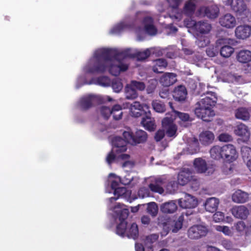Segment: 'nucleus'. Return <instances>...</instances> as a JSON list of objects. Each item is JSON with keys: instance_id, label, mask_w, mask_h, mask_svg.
<instances>
[{"instance_id": "1", "label": "nucleus", "mask_w": 251, "mask_h": 251, "mask_svg": "<svg viewBox=\"0 0 251 251\" xmlns=\"http://www.w3.org/2000/svg\"><path fill=\"white\" fill-rule=\"evenodd\" d=\"M155 50L154 48L144 50L102 48L95 52L94 57L84 69L89 73H101L109 69L112 75H117L121 72L127 69L126 58H136L138 60L143 61L154 53Z\"/></svg>"}, {"instance_id": "2", "label": "nucleus", "mask_w": 251, "mask_h": 251, "mask_svg": "<svg viewBox=\"0 0 251 251\" xmlns=\"http://www.w3.org/2000/svg\"><path fill=\"white\" fill-rule=\"evenodd\" d=\"M123 136L124 140L120 137H115L112 138L111 141L112 149L111 152L107 155L106 160L109 164L114 162H119L120 160H123L124 161L123 163H121L123 167H127L130 168L133 166L134 162L129 160V155L123 152L126 151L127 149L126 146L127 143L132 145H135L134 135L131 129L126 127L123 131Z\"/></svg>"}, {"instance_id": "3", "label": "nucleus", "mask_w": 251, "mask_h": 251, "mask_svg": "<svg viewBox=\"0 0 251 251\" xmlns=\"http://www.w3.org/2000/svg\"><path fill=\"white\" fill-rule=\"evenodd\" d=\"M116 215L115 218L117 223L119 222L117 226L116 233L122 237L127 236L128 238L135 239L138 235V228L135 223H132L127 228V222L126 219L128 215V210L125 206L117 205L114 208Z\"/></svg>"}, {"instance_id": "4", "label": "nucleus", "mask_w": 251, "mask_h": 251, "mask_svg": "<svg viewBox=\"0 0 251 251\" xmlns=\"http://www.w3.org/2000/svg\"><path fill=\"white\" fill-rule=\"evenodd\" d=\"M208 95L209 96H206L197 103L195 110L197 116L206 122L210 121L211 118L215 115L212 108L217 100L214 93Z\"/></svg>"}, {"instance_id": "5", "label": "nucleus", "mask_w": 251, "mask_h": 251, "mask_svg": "<svg viewBox=\"0 0 251 251\" xmlns=\"http://www.w3.org/2000/svg\"><path fill=\"white\" fill-rule=\"evenodd\" d=\"M101 48L97 50H96L92 56L88 60V61L87 62V63L83 66L82 69V71L83 73V74L79 75L78 77L77 78L76 81V84H75V87L77 89L79 88L80 87L83 86V85L88 84V85H91V84H95L100 85L102 87H109L111 85V80L110 78L106 76H100L97 77H93L90 80H87V75H99L100 74V73H91L87 72L84 70V68L85 66H86L88 64H89L91 60L94 57V54L95 52L98 51V50L101 49ZM108 71L111 75H112L110 71H109V69H107L105 72L103 73H101V74H103Z\"/></svg>"}, {"instance_id": "6", "label": "nucleus", "mask_w": 251, "mask_h": 251, "mask_svg": "<svg viewBox=\"0 0 251 251\" xmlns=\"http://www.w3.org/2000/svg\"><path fill=\"white\" fill-rule=\"evenodd\" d=\"M211 29V25L206 21H199L196 25V43L201 48L206 46L209 43V38L206 36Z\"/></svg>"}, {"instance_id": "7", "label": "nucleus", "mask_w": 251, "mask_h": 251, "mask_svg": "<svg viewBox=\"0 0 251 251\" xmlns=\"http://www.w3.org/2000/svg\"><path fill=\"white\" fill-rule=\"evenodd\" d=\"M137 19H143V27H139L135 30V33L139 40H141V36L145 33L151 35H154L157 33V29L154 25L152 18L148 16H146L144 12H140L137 13Z\"/></svg>"}, {"instance_id": "8", "label": "nucleus", "mask_w": 251, "mask_h": 251, "mask_svg": "<svg viewBox=\"0 0 251 251\" xmlns=\"http://www.w3.org/2000/svg\"><path fill=\"white\" fill-rule=\"evenodd\" d=\"M113 193L114 197L110 198L108 200V207L112 211L110 214L113 216L116 215V213L114 212V208L117 206V205L125 206L126 208V206L125 205L120 204V203H116L114 206L113 205V202L115 201L119 198H122L125 199L130 202L137 198V197H132L131 196V191L127 190L124 187H119L117 188L114 190H113Z\"/></svg>"}, {"instance_id": "9", "label": "nucleus", "mask_w": 251, "mask_h": 251, "mask_svg": "<svg viewBox=\"0 0 251 251\" xmlns=\"http://www.w3.org/2000/svg\"><path fill=\"white\" fill-rule=\"evenodd\" d=\"M103 100L109 102L115 101L109 96H105L102 99L100 95L90 94L81 98L77 103L78 106L83 109H86L90 107L93 104L99 103L103 101Z\"/></svg>"}, {"instance_id": "10", "label": "nucleus", "mask_w": 251, "mask_h": 251, "mask_svg": "<svg viewBox=\"0 0 251 251\" xmlns=\"http://www.w3.org/2000/svg\"><path fill=\"white\" fill-rule=\"evenodd\" d=\"M193 166L196 172L210 175L214 172L213 165H208L205 159L202 158H197L193 161Z\"/></svg>"}, {"instance_id": "11", "label": "nucleus", "mask_w": 251, "mask_h": 251, "mask_svg": "<svg viewBox=\"0 0 251 251\" xmlns=\"http://www.w3.org/2000/svg\"><path fill=\"white\" fill-rule=\"evenodd\" d=\"M219 10L218 7L214 4L201 6L198 10L199 16L207 17L209 19H215L218 16Z\"/></svg>"}, {"instance_id": "12", "label": "nucleus", "mask_w": 251, "mask_h": 251, "mask_svg": "<svg viewBox=\"0 0 251 251\" xmlns=\"http://www.w3.org/2000/svg\"><path fill=\"white\" fill-rule=\"evenodd\" d=\"M173 117L167 116L162 120V128L165 131L166 135L169 137H176L177 127L173 123Z\"/></svg>"}, {"instance_id": "13", "label": "nucleus", "mask_w": 251, "mask_h": 251, "mask_svg": "<svg viewBox=\"0 0 251 251\" xmlns=\"http://www.w3.org/2000/svg\"><path fill=\"white\" fill-rule=\"evenodd\" d=\"M237 157V152L233 145L227 144L223 146V159L226 162H232Z\"/></svg>"}, {"instance_id": "14", "label": "nucleus", "mask_w": 251, "mask_h": 251, "mask_svg": "<svg viewBox=\"0 0 251 251\" xmlns=\"http://www.w3.org/2000/svg\"><path fill=\"white\" fill-rule=\"evenodd\" d=\"M223 3L227 6H230L235 12L242 14L247 10L246 4L243 0H222Z\"/></svg>"}, {"instance_id": "15", "label": "nucleus", "mask_w": 251, "mask_h": 251, "mask_svg": "<svg viewBox=\"0 0 251 251\" xmlns=\"http://www.w3.org/2000/svg\"><path fill=\"white\" fill-rule=\"evenodd\" d=\"M148 180L150 182L149 187L151 191L160 194L164 192L163 186H165V181L163 178L151 177Z\"/></svg>"}, {"instance_id": "16", "label": "nucleus", "mask_w": 251, "mask_h": 251, "mask_svg": "<svg viewBox=\"0 0 251 251\" xmlns=\"http://www.w3.org/2000/svg\"><path fill=\"white\" fill-rule=\"evenodd\" d=\"M207 229L201 225H196L191 227L188 231V237L192 239H196L205 236Z\"/></svg>"}, {"instance_id": "17", "label": "nucleus", "mask_w": 251, "mask_h": 251, "mask_svg": "<svg viewBox=\"0 0 251 251\" xmlns=\"http://www.w3.org/2000/svg\"><path fill=\"white\" fill-rule=\"evenodd\" d=\"M178 202L183 208H194L198 203L197 199L188 194H185L183 198L179 199Z\"/></svg>"}, {"instance_id": "18", "label": "nucleus", "mask_w": 251, "mask_h": 251, "mask_svg": "<svg viewBox=\"0 0 251 251\" xmlns=\"http://www.w3.org/2000/svg\"><path fill=\"white\" fill-rule=\"evenodd\" d=\"M235 35L237 39H247L251 36V25H243L238 26L235 29Z\"/></svg>"}, {"instance_id": "19", "label": "nucleus", "mask_w": 251, "mask_h": 251, "mask_svg": "<svg viewBox=\"0 0 251 251\" xmlns=\"http://www.w3.org/2000/svg\"><path fill=\"white\" fill-rule=\"evenodd\" d=\"M131 26V21L128 18H126L111 28L109 33L111 34H118L126 29H130Z\"/></svg>"}, {"instance_id": "20", "label": "nucleus", "mask_w": 251, "mask_h": 251, "mask_svg": "<svg viewBox=\"0 0 251 251\" xmlns=\"http://www.w3.org/2000/svg\"><path fill=\"white\" fill-rule=\"evenodd\" d=\"M145 109L148 110L149 106L146 104L142 105L139 101H137L131 104L129 107L130 114L132 116L135 117H140Z\"/></svg>"}, {"instance_id": "21", "label": "nucleus", "mask_w": 251, "mask_h": 251, "mask_svg": "<svg viewBox=\"0 0 251 251\" xmlns=\"http://www.w3.org/2000/svg\"><path fill=\"white\" fill-rule=\"evenodd\" d=\"M220 25L227 28H232L235 26L236 21L235 18L231 14H226L220 18Z\"/></svg>"}, {"instance_id": "22", "label": "nucleus", "mask_w": 251, "mask_h": 251, "mask_svg": "<svg viewBox=\"0 0 251 251\" xmlns=\"http://www.w3.org/2000/svg\"><path fill=\"white\" fill-rule=\"evenodd\" d=\"M192 179V173L188 169L184 168L178 175L177 181L181 185H184Z\"/></svg>"}, {"instance_id": "23", "label": "nucleus", "mask_w": 251, "mask_h": 251, "mask_svg": "<svg viewBox=\"0 0 251 251\" xmlns=\"http://www.w3.org/2000/svg\"><path fill=\"white\" fill-rule=\"evenodd\" d=\"M231 213L235 217L241 219H246L249 214V210L244 205L233 207Z\"/></svg>"}, {"instance_id": "24", "label": "nucleus", "mask_w": 251, "mask_h": 251, "mask_svg": "<svg viewBox=\"0 0 251 251\" xmlns=\"http://www.w3.org/2000/svg\"><path fill=\"white\" fill-rule=\"evenodd\" d=\"M171 117H173L174 120L178 118L180 119L179 123L182 126L186 127L189 124L190 117L188 114L179 112L173 110Z\"/></svg>"}, {"instance_id": "25", "label": "nucleus", "mask_w": 251, "mask_h": 251, "mask_svg": "<svg viewBox=\"0 0 251 251\" xmlns=\"http://www.w3.org/2000/svg\"><path fill=\"white\" fill-rule=\"evenodd\" d=\"M220 78L224 82L228 83L240 82L242 81L241 75L236 74H232L227 72H224L221 74Z\"/></svg>"}, {"instance_id": "26", "label": "nucleus", "mask_w": 251, "mask_h": 251, "mask_svg": "<svg viewBox=\"0 0 251 251\" xmlns=\"http://www.w3.org/2000/svg\"><path fill=\"white\" fill-rule=\"evenodd\" d=\"M176 76L174 73H165L160 77V82L164 86H169L176 82Z\"/></svg>"}, {"instance_id": "27", "label": "nucleus", "mask_w": 251, "mask_h": 251, "mask_svg": "<svg viewBox=\"0 0 251 251\" xmlns=\"http://www.w3.org/2000/svg\"><path fill=\"white\" fill-rule=\"evenodd\" d=\"M151 113L149 112L145 117L142 118L141 124L147 130L152 131L156 127L154 118L151 116Z\"/></svg>"}, {"instance_id": "28", "label": "nucleus", "mask_w": 251, "mask_h": 251, "mask_svg": "<svg viewBox=\"0 0 251 251\" xmlns=\"http://www.w3.org/2000/svg\"><path fill=\"white\" fill-rule=\"evenodd\" d=\"M235 227L241 235H248L251 233V223L246 224L244 222L240 221L235 224Z\"/></svg>"}, {"instance_id": "29", "label": "nucleus", "mask_w": 251, "mask_h": 251, "mask_svg": "<svg viewBox=\"0 0 251 251\" xmlns=\"http://www.w3.org/2000/svg\"><path fill=\"white\" fill-rule=\"evenodd\" d=\"M232 200L236 203H244L249 200V194L241 190H237L232 194Z\"/></svg>"}, {"instance_id": "30", "label": "nucleus", "mask_w": 251, "mask_h": 251, "mask_svg": "<svg viewBox=\"0 0 251 251\" xmlns=\"http://www.w3.org/2000/svg\"><path fill=\"white\" fill-rule=\"evenodd\" d=\"M187 92L185 86L180 85L176 87L174 91L173 97L177 101H184L187 96Z\"/></svg>"}, {"instance_id": "31", "label": "nucleus", "mask_w": 251, "mask_h": 251, "mask_svg": "<svg viewBox=\"0 0 251 251\" xmlns=\"http://www.w3.org/2000/svg\"><path fill=\"white\" fill-rule=\"evenodd\" d=\"M241 153L245 163L251 172V148L247 146L242 147Z\"/></svg>"}, {"instance_id": "32", "label": "nucleus", "mask_w": 251, "mask_h": 251, "mask_svg": "<svg viewBox=\"0 0 251 251\" xmlns=\"http://www.w3.org/2000/svg\"><path fill=\"white\" fill-rule=\"evenodd\" d=\"M219 204V200L214 197L207 199L204 203V207L207 211L209 212H215Z\"/></svg>"}, {"instance_id": "33", "label": "nucleus", "mask_w": 251, "mask_h": 251, "mask_svg": "<svg viewBox=\"0 0 251 251\" xmlns=\"http://www.w3.org/2000/svg\"><path fill=\"white\" fill-rule=\"evenodd\" d=\"M236 59L240 63H248L251 61V51L248 50H241L237 53Z\"/></svg>"}, {"instance_id": "34", "label": "nucleus", "mask_w": 251, "mask_h": 251, "mask_svg": "<svg viewBox=\"0 0 251 251\" xmlns=\"http://www.w3.org/2000/svg\"><path fill=\"white\" fill-rule=\"evenodd\" d=\"M177 208V204L175 201L165 202L160 207L161 211L165 213H173L176 211Z\"/></svg>"}, {"instance_id": "35", "label": "nucleus", "mask_w": 251, "mask_h": 251, "mask_svg": "<svg viewBox=\"0 0 251 251\" xmlns=\"http://www.w3.org/2000/svg\"><path fill=\"white\" fill-rule=\"evenodd\" d=\"M214 139L213 133L210 131H205L201 132L199 136V140L201 143L207 145L212 143Z\"/></svg>"}, {"instance_id": "36", "label": "nucleus", "mask_w": 251, "mask_h": 251, "mask_svg": "<svg viewBox=\"0 0 251 251\" xmlns=\"http://www.w3.org/2000/svg\"><path fill=\"white\" fill-rule=\"evenodd\" d=\"M235 134L239 136L245 137L248 139L249 137L250 132L248 127L243 124L237 125L234 130Z\"/></svg>"}, {"instance_id": "37", "label": "nucleus", "mask_w": 251, "mask_h": 251, "mask_svg": "<svg viewBox=\"0 0 251 251\" xmlns=\"http://www.w3.org/2000/svg\"><path fill=\"white\" fill-rule=\"evenodd\" d=\"M121 183L126 185H128L131 187L135 186L138 183L139 179L136 176H134L132 174L128 173L126 176L121 179Z\"/></svg>"}, {"instance_id": "38", "label": "nucleus", "mask_w": 251, "mask_h": 251, "mask_svg": "<svg viewBox=\"0 0 251 251\" xmlns=\"http://www.w3.org/2000/svg\"><path fill=\"white\" fill-rule=\"evenodd\" d=\"M210 156L215 160L223 159V146H214L210 150Z\"/></svg>"}, {"instance_id": "39", "label": "nucleus", "mask_w": 251, "mask_h": 251, "mask_svg": "<svg viewBox=\"0 0 251 251\" xmlns=\"http://www.w3.org/2000/svg\"><path fill=\"white\" fill-rule=\"evenodd\" d=\"M167 65L166 61L164 59H158L153 61V71L156 73H161L162 70L164 69Z\"/></svg>"}, {"instance_id": "40", "label": "nucleus", "mask_w": 251, "mask_h": 251, "mask_svg": "<svg viewBox=\"0 0 251 251\" xmlns=\"http://www.w3.org/2000/svg\"><path fill=\"white\" fill-rule=\"evenodd\" d=\"M125 95L126 99L133 100L138 97V93L130 84H127L125 88Z\"/></svg>"}, {"instance_id": "41", "label": "nucleus", "mask_w": 251, "mask_h": 251, "mask_svg": "<svg viewBox=\"0 0 251 251\" xmlns=\"http://www.w3.org/2000/svg\"><path fill=\"white\" fill-rule=\"evenodd\" d=\"M108 180L111 183V187L113 190L120 187V183H121V178L115 174L111 173L109 175Z\"/></svg>"}, {"instance_id": "42", "label": "nucleus", "mask_w": 251, "mask_h": 251, "mask_svg": "<svg viewBox=\"0 0 251 251\" xmlns=\"http://www.w3.org/2000/svg\"><path fill=\"white\" fill-rule=\"evenodd\" d=\"M196 3V0H189L187 1L185 4L184 12L188 16L191 15L195 11Z\"/></svg>"}, {"instance_id": "43", "label": "nucleus", "mask_w": 251, "mask_h": 251, "mask_svg": "<svg viewBox=\"0 0 251 251\" xmlns=\"http://www.w3.org/2000/svg\"><path fill=\"white\" fill-rule=\"evenodd\" d=\"M115 120L122 119L123 116L122 107L119 104L114 105L111 108V115Z\"/></svg>"}, {"instance_id": "44", "label": "nucleus", "mask_w": 251, "mask_h": 251, "mask_svg": "<svg viewBox=\"0 0 251 251\" xmlns=\"http://www.w3.org/2000/svg\"><path fill=\"white\" fill-rule=\"evenodd\" d=\"M147 138V134L146 132L142 130H137L134 136L135 141V145L142 143L146 141Z\"/></svg>"}, {"instance_id": "45", "label": "nucleus", "mask_w": 251, "mask_h": 251, "mask_svg": "<svg viewBox=\"0 0 251 251\" xmlns=\"http://www.w3.org/2000/svg\"><path fill=\"white\" fill-rule=\"evenodd\" d=\"M183 221V217L180 216L176 221L170 222L168 224H170V227L172 231L176 233L182 227Z\"/></svg>"}, {"instance_id": "46", "label": "nucleus", "mask_w": 251, "mask_h": 251, "mask_svg": "<svg viewBox=\"0 0 251 251\" xmlns=\"http://www.w3.org/2000/svg\"><path fill=\"white\" fill-rule=\"evenodd\" d=\"M235 116L237 119L246 121L249 119L250 114L247 109L242 107L238 108L236 110L235 113Z\"/></svg>"}, {"instance_id": "47", "label": "nucleus", "mask_w": 251, "mask_h": 251, "mask_svg": "<svg viewBox=\"0 0 251 251\" xmlns=\"http://www.w3.org/2000/svg\"><path fill=\"white\" fill-rule=\"evenodd\" d=\"M234 51V49L228 45H225L220 49V54L224 58L229 57Z\"/></svg>"}, {"instance_id": "48", "label": "nucleus", "mask_w": 251, "mask_h": 251, "mask_svg": "<svg viewBox=\"0 0 251 251\" xmlns=\"http://www.w3.org/2000/svg\"><path fill=\"white\" fill-rule=\"evenodd\" d=\"M153 110L158 113H163L165 111V106L163 102L158 100H154L151 103Z\"/></svg>"}, {"instance_id": "49", "label": "nucleus", "mask_w": 251, "mask_h": 251, "mask_svg": "<svg viewBox=\"0 0 251 251\" xmlns=\"http://www.w3.org/2000/svg\"><path fill=\"white\" fill-rule=\"evenodd\" d=\"M215 229L219 232H223L225 235L231 236L233 234L232 230L229 227L225 226H216Z\"/></svg>"}, {"instance_id": "50", "label": "nucleus", "mask_w": 251, "mask_h": 251, "mask_svg": "<svg viewBox=\"0 0 251 251\" xmlns=\"http://www.w3.org/2000/svg\"><path fill=\"white\" fill-rule=\"evenodd\" d=\"M114 92L115 93H119L123 89V85L121 81L118 78H115L111 82V85Z\"/></svg>"}, {"instance_id": "51", "label": "nucleus", "mask_w": 251, "mask_h": 251, "mask_svg": "<svg viewBox=\"0 0 251 251\" xmlns=\"http://www.w3.org/2000/svg\"><path fill=\"white\" fill-rule=\"evenodd\" d=\"M158 206L154 202L148 203L147 212L152 216H155L158 213Z\"/></svg>"}, {"instance_id": "52", "label": "nucleus", "mask_w": 251, "mask_h": 251, "mask_svg": "<svg viewBox=\"0 0 251 251\" xmlns=\"http://www.w3.org/2000/svg\"><path fill=\"white\" fill-rule=\"evenodd\" d=\"M99 112L104 118L107 119L111 115V108L105 106H102L100 108Z\"/></svg>"}, {"instance_id": "53", "label": "nucleus", "mask_w": 251, "mask_h": 251, "mask_svg": "<svg viewBox=\"0 0 251 251\" xmlns=\"http://www.w3.org/2000/svg\"><path fill=\"white\" fill-rule=\"evenodd\" d=\"M233 165L231 162L225 163L222 168L223 173L226 175L231 174L233 172Z\"/></svg>"}, {"instance_id": "54", "label": "nucleus", "mask_w": 251, "mask_h": 251, "mask_svg": "<svg viewBox=\"0 0 251 251\" xmlns=\"http://www.w3.org/2000/svg\"><path fill=\"white\" fill-rule=\"evenodd\" d=\"M129 84L135 89H137L139 91H143L145 88V85L142 82L137 81L136 80H132Z\"/></svg>"}, {"instance_id": "55", "label": "nucleus", "mask_w": 251, "mask_h": 251, "mask_svg": "<svg viewBox=\"0 0 251 251\" xmlns=\"http://www.w3.org/2000/svg\"><path fill=\"white\" fill-rule=\"evenodd\" d=\"M150 193L149 189L146 187H141L138 192V197L144 198L150 196Z\"/></svg>"}, {"instance_id": "56", "label": "nucleus", "mask_w": 251, "mask_h": 251, "mask_svg": "<svg viewBox=\"0 0 251 251\" xmlns=\"http://www.w3.org/2000/svg\"><path fill=\"white\" fill-rule=\"evenodd\" d=\"M218 49L213 46H210L206 50V53L209 57L215 56L218 53Z\"/></svg>"}, {"instance_id": "57", "label": "nucleus", "mask_w": 251, "mask_h": 251, "mask_svg": "<svg viewBox=\"0 0 251 251\" xmlns=\"http://www.w3.org/2000/svg\"><path fill=\"white\" fill-rule=\"evenodd\" d=\"M221 245L226 250H231L233 248V244L231 241L228 239H223L221 241Z\"/></svg>"}, {"instance_id": "58", "label": "nucleus", "mask_w": 251, "mask_h": 251, "mask_svg": "<svg viewBox=\"0 0 251 251\" xmlns=\"http://www.w3.org/2000/svg\"><path fill=\"white\" fill-rule=\"evenodd\" d=\"M197 23L191 18H188L184 21V25L187 28H193L194 30H195Z\"/></svg>"}, {"instance_id": "59", "label": "nucleus", "mask_w": 251, "mask_h": 251, "mask_svg": "<svg viewBox=\"0 0 251 251\" xmlns=\"http://www.w3.org/2000/svg\"><path fill=\"white\" fill-rule=\"evenodd\" d=\"M213 220L217 223L223 221L225 218L224 213L220 211L216 212L213 216Z\"/></svg>"}, {"instance_id": "60", "label": "nucleus", "mask_w": 251, "mask_h": 251, "mask_svg": "<svg viewBox=\"0 0 251 251\" xmlns=\"http://www.w3.org/2000/svg\"><path fill=\"white\" fill-rule=\"evenodd\" d=\"M219 139L221 142H229L232 140V138L228 133H222L219 136Z\"/></svg>"}, {"instance_id": "61", "label": "nucleus", "mask_w": 251, "mask_h": 251, "mask_svg": "<svg viewBox=\"0 0 251 251\" xmlns=\"http://www.w3.org/2000/svg\"><path fill=\"white\" fill-rule=\"evenodd\" d=\"M169 5L175 10H176L177 8L181 3L182 0H167Z\"/></svg>"}, {"instance_id": "62", "label": "nucleus", "mask_w": 251, "mask_h": 251, "mask_svg": "<svg viewBox=\"0 0 251 251\" xmlns=\"http://www.w3.org/2000/svg\"><path fill=\"white\" fill-rule=\"evenodd\" d=\"M158 238V236L156 234H151L146 237V243L151 244L154 242Z\"/></svg>"}, {"instance_id": "63", "label": "nucleus", "mask_w": 251, "mask_h": 251, "mask_svg": "<svg viewBox=\"0 0 251 251\" xmlns=\"http://www.w3.org/2000/svg\"><path fill=\"white\" fill-rule=\"evenodd\" d=\"M151 86H148L147 89L148 93L150 94L153 92L155 89L156 85L157 82L155 80L152 79L150 82Z\"/></svg>"}, {"instance_id": "64", "label": "nucleus", "mask_w": 251, "mask_h": 251, "mask_svg": "<svg viewBox=\"0 0 251 251\" xmlns=\"http://www.w3.org/2000/svg\"><path fill=\"white\" fill-rule=\"evenodd\" d=\"M165 131L163 128L162 130H159L156 133L155 135V139L157 141H160L164 136Z\"/></svg>"}]
</instances>
